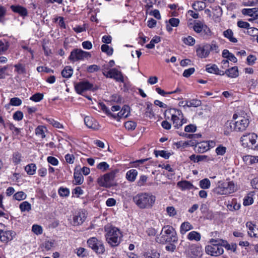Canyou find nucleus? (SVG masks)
<instances>
[{
  "mask_svg": "<svg viewBox=\"0 0 258 258\" xmlns=\"http://www.w3.org/2000/svg\"><path fill=\"white\" fill-rule=\"evenodd\" d=\"M137 126L136 122L133 121H127L124 123V127L128 131L134 130Z\"/></svg>",
  "mask_w": 258,
  "mask_h": 258,
  "instance_id": "nucleus-49",
  "label": "nucleus"
},
{
  "mask_svg": "<svg viewBox=\"0 0 258 258\" xmlns=\"http://www.w3.org/2000/svg\"><path fill=\"white\" fill-rule=\"evenodd\" d=\"M103 74L107 78L113 79L117 82L121 83L124 82L122 73L115 68L110 69L107 72H103Z\"/></svg>",
  "mask_w": 258,
  "mask_h": 258,
  "instance_id": "nucleus-10",
  "label": "nucleus"
},
{
  "mask_svg": "<svg viewBox=\"0 0 258 258\" xmlns=\"http://www.w3.org/2000/svg\"><path fill=\"white\" fill-rule=\"evenodd\" d=\"M246 226L248 229L247 232L250 237H258V226L251 222H247Z\"/></svg>",
  "mask_w": 258,
  "mask_h": 258,
  "instance_id": "nucleus-18",
  "label": "nucleus"
},
{
  "mask_svg": "<svg viewBox=\"0 0 258 258\" xmlns=\"http://www.w3.org/2000/svg\"><path fill=\"white\" fill-rule=\"evenodd\" d=\"M130 113V107L127 105H124L121 110L117 114H115L116 115V118H121L124 117L126 118L128 116Z\"/></svg>",
  "mask_w": 258,
  "mask_h": 258,
  "instance_id": "nucleus-26",
  "label": "nucleus"
},
{
  "mask_svg": "<svg viewBox=\"0 0 258 258\" xmlns=\"http://www.w3.org/2000/svg\"><path fill=\"white\" fill-rule=\"evenodd\" d=\"M209 44H205L202 46H199L196 50L197 55L201 58L207 57L210 52L208 49Z\"/></svg>",
  "mask_w": 258,
  "mask_h": 258,
  "instance_id": "nucleus-15",
  "label": "nucleus"
},
{
  "mask_svg": "<svg viewBox=\"0 0 258 258\" xmlns=\"http://www.w3.org/2000/svg\"><path fill=\"white\" fill-rule=\"evenodd\" d=\"M222 56V57L226 58L228 59V60L233 62H236L237 61V59L234 55L230 53L227 49H224L223 50Z\"/></svg>",
  "mask_w": 258,
  "mask_h": 258,
  "instance_id": "nucleus-25",
  "label": "nucleus"
},
{
  "mask_svg": "<svg viewBox=\"0 0 258 258\" xmlns=\"http://www.w3.org/2000/svg\"><path fill=\"white\" fill-rule=\"evenodd\" d=\"M188 107H197L200 106L202 104L201 101L198 99H191L187 100Z\"/></svg>",
  "mask_w": 258,
  "mask_h": 258,
  "instance_id": "nucleus-46",
  "label": "nucleus"
},
{
  "mask_svg": "<svg viewBox=\"0 0 258 258\" xmlns=\"http://www.w3.org/2000/svg\"><path fill=\"white\" fill-rule=\"evenodd\" d=\"M58 194L60 197H68L70 194L69 189L67 188L61 187L58 189Z\"/></svg>",
  "mask_w": 258,
  "mask_h": 258,
  "instance_id": "nucleus-55",
  "label": "nucleus"
},
{
  "mask_svg": "<svg viewBox=\"0 0 258 258\" xmlns=\"http://www.w3.org/2000/svg\"><path fill=\"white\" fill-rule=\"evenodd\" d=\"M182 41L186 45L192 46L195 44V39L190 36L182 38Z\"/></svg>",
  "mask_w": 258,
  "mask_h": 258,
  "instance_id": "nucleus-51",
  "label": "nucleus"
},
{
  "mask_svg": "<svg viewBox=\"0 0 258 258\" xmlns=\"http://www.w3.org/2000/svg\"><path fill=\"white\" fill-rule=\"evenodd\" d=\"M166 212L170 217H173L176 215L175 209L173 206L167 207L166 208Z\"/></svg>",
  "mask_w": 258,
  "mask_h": 258,
  "instance_id": "nucleus-63",
  "label": "nucleus"
},
{
  "mask_svg": "<svg viewBox=\"0 0 258 258\" xmlns=\"http://www.w3.org/2000/svg\"><path fill=\"white\" fill-rule=\"evenodd\" d=\"M156 197L147 193L137 195L133 198L134 202L141 209L150 208L154 204Z\"/></svg>",
  "mask_w": 258,
  "mask_h": 258,
  "instance_id": "nucleus-2",
  "label": "nucleus"
},
{
  "mask_svg": "<svg viewBox=\"0 0 258 258\" xmlns=\"http://www.w3.org/2000/svg\"><path fill=\"white\" fill-rule=\"evenodd\" d=\"M20 209L22 212L29 211L31 209V204L28 202L25 201L20 205Z\"/></svg>",
  "mask_w": 258,
  "mask_h": 258,
  "instance_id": "nucleus-45",
  "label": "nucleus"
},
{
  "mask_svg": "<svg viewBox=\"0 0 258 258\" xmlns=\"http://www.w3.org/2000/svg\"><path fill=\"white\" fill-rule=\"evenodd\" d=\"M213 33L210 29L206 25L204 26L203 30L201 32V36L206 39H209L211 38Z\"/></svg>",
  "mask_w": 258,
  "mask_h": 258,
  "instance_id": "nucleus-33",
  "label": "nucleus"
},
{
  "mask_svg": "<svg viewBox=\"0 0 258 258\" xmlns=\"http://www.w3.org/2000/svg\"><path fill=\"white\" fill-rule=\"evenodd\" d=\"M224 187H226L224 186V183H221L220 185L215 188V191L219 195H228V193L226 192V190Z\"/></svg>",
  "mask_w": 258,
  "mask_h": 258,
  "instance_id": "nucleus-47",
  "label": "nucleus"
},
{
  "mask_svg": "<svg viewBox=\"0 0 258 258\" xmlns=\"http://www.w3.org/2000/svg\"><path fill=\"white\" fill-rule=\"evenodd\" d=\"M169 113L171 115V120L175 128H179L184 123L183 122V114L180 110L171 108L165 111V114Z\"/></svg>",
  "mask_w": 258,
  "mask_h": 258,
  "instance_id": "nucleus-5",
  "label": "nucleus"
},
{
  "mask_svg": "<svg viewBox=\"0 0 258 258\" xmlns=\"http://www.w3.org/2000/svg\"><path fill=\"white\" fill-rule=\"evenodd\" d=\"M10 8L13 12L19 14L21 16L25 17L28 15L27 10L21 6L12 5Z\"/></svg>",
  "mask_w": 258,
  "mask_h": 258,
  "instance_id": "nucleus-20",
  "label": "nucleus"
},
{
  "mask_svg": "<svg viewBox=\"0 0 258 258\" xmlns=\"http://www.w3.org/2000/svg\"><path fill=\"white\" fill-rule=\"evenodd\" d=\"M205 249L207 254L215 256L220 255L224 252L222 246L219 244L208 245L206 247Z\"/></svg>",
  "mask_w": 258,
  "mask_h": 258,
  "instance_id": "nucleus-11",
  "label": "nucleus"
},
{
  "mask_svg": "<svg viewBox=\"0 0 258 258\" xmlns=\"http://www.w3.org/2000/svg\"><path fill=\"white\" fill-rule=\"evenodd\" d=\"M117 170H113L105 174L97 179V183L100 186L109 187L112 185V182L113 180Z\"/></svg>",
  "mask_w": 258,
  "mask_h": 258,
  "instance_id": "nucleus-6",
  "label": "nucleus"
},
{
  "mask_svg": "<svg viewBox=\"0 0 258 258\" xmlns=\"http://www.w3.org/2000/svg\"><path fill=\"white\" fill-rule=\"evenodd\" d=\"M73 73V70L70 66L66 67L61 71V75L66 78H70Z\"/></svg>",
  "mask_w": 258,
  "mask_h": 258,
  "instance_id": "nucleus-34",
  "label": "nucleus"
},
{
  "mask_svg": "<svg viewBox=\"0 0 258 258\" xmlns=\"http://www.w3.org/2000/svg\"><path fill=\"white\" fill-rule=\"evenodd\" d=\"M213 143V141L201 142L198 143L197 145V151L199 153H204L210 149V144Z\"/></svg>",
  "mask_w": 258,
  "mask_h": 258,
  "instance_id": "nucleus-21",
  "label": "nucleus"
},
{
  "mask_svg": "<svg viewBox=\"0 0 258 258\" xmlns=\"http://www.w3.org/2000/svg\"><path fill=\"white\" fill-rule=\"evenodd\" d=\"M213 19L215 22H219L220 18L222 15V10L221 8L219 6H216L213 8Z\"/></svg>",
  "mask_w": 258,
  "mask_h": 258,
  "instance_id": "nucleus-24",
  "label": "nucleus"
},
{
  "mask_svg": "<svg viewBox=\"0 0 258 258\" xmlns=\"http://www.w3.org/2000/svg\"><path fill=\"white\" fill-rule=\"evenodd\" d=\"M224 73L228 77L231 78H236L239 75L238 70L237 67H233L229 69H227L226 71L224 72Z\"/></svg>",
  "mask_w": 258,
  "mask_h": 258,
  "instance_id": "nucleus-23",
  "label": "nucleus"
},
{
  "mask_svg": "<svg viewBox=\"0 0 258 258\" xmlns=\"http://www.w3.org/2000/svg\"><path fill=\"white\" fill-rule=\"evenodd\" d=\"M74 177L76 184H81L84 181V178L81 172L75 169Z\"/></svg>",
  "mask_w": 258,
  "mask_h": 258,
  "instance_id": "nucleus-31",
  "label": "nucleus"
},
{
  "mask_svg": "<svg viewBox=\"0 0 258 258\" xmlns=\"http://www.w3.org/2000/svg\"><path fill=\"white\" fill-rule=\"evenodd\" d=\"M226 147L220 145L216 149V153L218 155L223 156L226 153Z\"/></svg>",
  "mask_w": 258,
  "mask_h": 258,
  "instance_id": "nucleus-59",
  "label": "nucleus"
},
{
  "mask_svg": "<svg viewBox=\"0 0 258 258\" xmlns=\"http://www.w3.org/2000/svg\"><path fill=\"white\" fill-rule=\"evenodd\" d=\"M161 234H162V235L159 239V242L160 243L176 242L177 241L178 238L176 231L171 226L166 225L164 226Z\"/></svg>",
  "mask_w": 258,
  "mask_h": 258,
  "instance_id": "nucleus-3",
  "label": "nucleus"
},
{
  "mask_svg": "<svg viewBox=\"0 0 258 258\" xmlns=\"http://www.w3.org/2000/svg\"><path fill=\"white\" fill-rule=\"evenodd\" d=\"M86 219V214L85 211H81L77 213L73 217V223L75 225L82 224Z\"/></svg>",
  "mask_w": 258,
  "mask_h": 258,
  "instance_id": "nucleus-17",
  "label": "nucleus"
},
{
  "mask_svg": "<svg viewBox=\"0 0 258 258\" xmlns=\"http://www.w3.org/2000/svg\"><path fill=\"white\" fill-rule=\"evenodd\" d=\"M100 69V67L96 64H92L88 67L87 71L89 73H93L97 72Z\"/></svg>",
  "mask_w": 258,
  "mask_h": 258,
  "instance_id": "nucleus-61",
  "label": "nucleus"
},
{
  "mask_svg": "<svg viewBox=\"0 0 258 258\" xmlns=\"http://www.w3.org/2000/svg\"><path fill=\"white\" fill-rule=\"evenodd\" d=\"M193 229V226L188 222H184L180 226V233L184 234L188 231Z\"/></svg>",
  "mask_w": 258,
  "mask_h": 258,
  "instance_id": "nucleus-32",
  "label": "nucleus"
},
{
  "mask_svg": "<svg viewBox=\"0 0 258 258\" xmlns=\"http://www.w3.org/2000/svg\"><path fill=\"white\" fill-rule=\"evenodd\" d=\"M206 71L209 73H213L220 76H223L225 74L224 72L220 70L215 64H208L206 65Z\"/></svg>",
  "mask_w": 258,
  "mask_h": 258,
  "instance_id": "nucleus-19",
  "label": "nucleus"
},
{
  "mask_svg": "<svg viewBox=\"0 0 258 258\" xmlns=\"http://www.w3.org/2000/svg\"><path fill=\"white\" fill-rule=\"evenodd\" d=\"M15 68L18 74H24L26 73V69L24 65L17 64L15 66Z\"/></svg>",
  "mask_w": 258,
  "mask_h": 258,
  "instance_id": "nucleus-57",
  "label": "nucleus"
},
{
  "mask_svg": "<svg viewBox=\"0 0 258 258\" xmlns=\"http://www.w3.org/2000/svg\"><path fill=\"white\" fill-rule=\"evenodd\" d=\"M208 49L210 52V51H214L215 53L219 52V47L215 41H212L211 44H209Z\"/></svg>",
  "mask_w": 258,
  "mask_h": 258,
  "instance_id": "nucleus-48",
  "label": "nucleus"
},
{
  "mask_svg": "<svg viewBox=\"0 0 258 258\" xmlns=\"http://www.w3.org/2000/svg\"><path fill=\"white\" fill-rule=\"evenodd\" d=\"M223 35L225 37L228 39L229 40L233 43H236L237 42L236 38L233 36V33L231 29H228L223 32Z\"/></svg>",
  "mask_w": 258,
  "mask_h": 258,
  "instance_id": "nucleus-28",
  "label": "nucleus"
},
{
  "mask_svg": "<svg viewBox=\"0 0 258 258\" xmlns=\"http://www.w3.org/2000/svg\"><path fill=\"white\" fill-rule=\"evenodd\" d=\"M23 118V112L21 111H17L13 114V118L15 120L20 121Z\"/></svg>",
  "mask_w": 258,
  "mask_h": 258,
  "instance_id": "nucleus-62",
  "label": "nucleus"
},
{
  "mask_svg": "<svg viewBox=\"0 0 258 258\" xmlns=\"http://www.w3.org/2000/svg\"><path fill=\"white\" fill-rule=\"evenodd\" d=\"M146 3L145 5V10L146 12H148L149 10L153 7V5L156 4L157 0H143Z\"/></svg>",
  "mask_w": 258,
  "mask_h": 258,
  "instance_id": "nucleus-43",
  "label": "nucleus"
},
{
  "mask_svg": "<svg viewBox=\"0 0 258 258\" xmlns=\"http://www.w3.org/2000/svg\"><path fill=\"white\" fill-rule=\"evenodd\" d=\"M223 183L224 186L226 187H224L226 190V192L230 194L234 192L236 190V187L233 181L225 182Z\"/></svg>",
  "mask_w": 258,
  "mask_h": 258,
  "instance_id": "nucleus-27",
  "label": "nucleus"
},
{
  "mask_svg": "<svg viewBox=\"0 0 258 258\" xmlns=\"http://www.w3.org/2000/svg\"><path fill=\"white\" fill-rule=\"evenodd\" d=\"M154 154L156 157H157L158 156H160L166 159H168L171 155V154L169 152L164 150H155L154 151Z\"/></svg>",
  "mask_w": 258,
  "mask_h": 258,
  "instance_id": "nucleus-36",
  "label": "nucleus"
},
{
  "mask_svg": "<svg viewBox=\"0 0 258 258\" xmlns=\"http://www.w3.org/2000/svg\"><path fill=\"white\" fill-rule=\"evenodd\" d=\"M7 124L10 130L13 131L14 133H15L16 135H18L20 133L21 129L15 127L12 123L9 122Z\"/></svg>",
  "mask_w": 258,
  "mask_h": 258,
  "instance_id": "nucleus-60",
  "label": "nucleus"
},
{
  "mask_svg": "<svg viewBox=\"0 0 258 258\" xmlns=\"http://www.w3.org/2000/svg\"><path fill=\"white\" fill-rule=\"evenodd\" d=\"M187 255L191 258H199L202 255V247L196 245L191 244L186 250Z\"/></svg>",
  "mask_w": 258,
  "mask_h": 258,
  "instance_id": "nucleus-12",
  "label": "nucleus"
},
{
  "mask_svg": "<svg viewBox=\"0 0 258 258\" xmlns=\"http://www.w3.org/2000/svg\"><path fill=\"white\" fill-rule=\"evenodd\" d=\"M105 231H107L105 234L107 242L112 246L118 245L120 242L121 235L119 230L116 228L111 227L108 230L105 228Z\"/></svg>",
  "mask_w": 258,
  "mask_h": 258,
  "instance_id": "nucleus-4",
  "label": "nucleus"
},
{
  "mask_svg": "<svg viewBox=\"0 0 258 258\" xmlns=\"http://www.w3.org/2000/svg\"><path fill=\"white\" fill-rule=\"evenodd\" d=\"M109 165L105 162H102L97 165V168L102 171H105L109 169Z\"/></svg>",
  "mask_w": 258,
  "mask_h": 258,
  "instance_id": "nucleus-56",
  "label": "nucleus"
},
{
  "mask_svg": "<svg viewBox=\"0 0 258 258\" xmlns=\"http://www.w3.org/2000/svg\"><path fill=\"white\" fill-rule=\"evenodd\" d=\"M89 247L98 254H102L105 251V247L102 241L98 240L96 237H91L87 240Z\"/></svg>",
  "mask_w": 258,
  "mask_h": 258,
  "instance_id": "nucleus-9",
  "label": "nucleus"
},
{
  "mask_svg": "<svg viewBox=\"0 0 258 258\" xmlns=\"http://www.w3.org/2000/svg\"><path fill=\"white\" fill-rule=\"evenodd\" d=\"M84 122L88 128H91L93 130H97L100 127L98 122L93 117L90 116H86L84 118Z\"/></svg>",
  "mask_w": 258,
  "mask_h": 258,
  "instance_id": "nucleus-16",
  "label": "nucleus"
},
{
  "mask_svg": "<svg viewBox=\"0 0 258 258\" xmlns=\"http://www.w3.org/2000/svg\"><path fill=\"white\" fill-rule=\"evenodd\" d=\"M10 104L12 106H19L22 104V100L18 97H14L11 99Z\"/></svg>",
  "mask_w": 258,
  "mask_h": 258,
  "instance_id": "nucleus-58",
  "label": "nucleus"
},
{
  "mask_svg": "<svg viewBox=\"0 0 258 258\" xmlns=\"http://www.w3.org/2000/svg\"><path fill=\"white\" fill-rule=\"evenodd\" d=\"M258 139L257 136L254 133H248L243 135L240 138V142L242 146L244 147H247L252 149L257 140Z\"/></svg>",
  "mask_w": 258,
  "mask_h": 258,
  "instance_id": "nucleus-7",
  "label": "nucleus"
},
{
  "mask_svg": "<svg viewBox=\"0 0 258 258\" xmlns=\"http://www.w3.org/2000/svg\"><path fill=\"white\" fill-rule=\"evenodd\" d=\"M246 33L251 36H256L258 35V29L254 27H249L248 28Z\"/></svg>",
  "mask_w": 258,
  "mask_h": 258,
  "instance_id": "nucleus-53",
  "label": "nucleus"
},
{
  "mask_svg": "<svg viewBox=\"0 0 258 258\" xmlns=\"http://www.w3.org/2000/svg\"><path fill=\"white\" fill-rule=\"evenodd\" d=\"M46 131L45 127L42 125L38 126L35 129V134L42 139L45 138V132Z\"/></svg>",
  "mask_w": 258,
  "mask_h": 258,
  "instance_id": "nucleus-35",
  "label": "nucleus"
},
{
  "mask_svg": "<svg viewBox=\"0 0 258 258\" xmlns=\"http://www.w3.org/2000/svg\"><path fill=\"white\" fill-rule=\"evenodd\" d=\"M204 26H205V24L203 23L201 21H198L195 23L193 29L196 33H200L202 32Z\"/></svg>",
  "mask_w": 258,
  "mask_h": 258,
  "instance_id": "nucleus-40",
  "label": "nucleus"
},
{
  "mask_svg": "<svg viewBox=\"0 0 258 258\" xmlns=\"http://www.w3.org/2000/svg\"><path fill=\"white\" fill-rule=\"evenodd\" d=\"M211 182L208 178H205L200 181V186L202 188L207 189L210 186Z\"/></svg>",
  "mask_w": 258,
  "mask_h": 258,
  "instance_id": "nucleus-50",
  "label": "nucleus"
},
{
  "mask_svg": "<svg viewBox=\"0 0 258 258\" xmlns=\"http://www.w3.org/2000/svg\"><path fill=\"white\" fill-rule=\"evenodd\" d=\"M99 106L101 109L105 112L107 115L112 117L113 118H116V115L115 114H112L110 110L103 103H99Z\"/></svg>",
  "mask_w": 258,
  "mask_h": 258,
  "instance_id": "nucleus-38",
  "label": "nucleus"
},
{
  "mask_svg": "<svg viewBox=\"0 0 258 258\" xmlns=\"http://www.w3.org/2000/svg\"><path fill=\"white\" fill-rule=\"evenodd\" d=\"M16 234L12 231H4L0 229V240L4 242H8L12 240Z\"/></svg>",
  "mask_w": 258,
  "mask_h": 258,
  "instance_id": "nucleus-14",
  "label": "nucleus"
},
{
  "mask_svg": "<svg viewBox=\"0 0 258 258\" xmlns=\"http://www.w3.org/2000/svg\"><path fill=\"white\" fill-rule=\"evenodd\" d=\"M201 234L195 231L190 232L187 235V239L189 240L199 241L201 240Z\"/></svg>",
  "mask_w": 258,
  "mask_h": 258,
  "instance_id": "nucleus-30",
  "label": "nucleus"
},
{
  "mask_svg": "<svg viewBox=\"0 0 258 258\" xmlns=\"http://www.w3.org/2000/svg\"><path fill=\"white\" fill-rule=\"evenodd\" d=\"M9 42L5 39L0 40V54L8 50L9 47Z\"/></svg>",
  "mask_w": 258,
  "mask_h": 258,
  "instance_id": "nucleus-41",
  "label": "nucleus"
},
{
  "mask_svg": "<svg viewBox=\"0 0 258 258\" xmlns=\"http://www.w3.org/2000/svg\"><path fill=\"white\" fill-rule=\"evenodd\" d=\"M177 186L181 190H190L194 188V185L189 181L182 180L177 182Z\"/></svg>",
  "mask_w": 258,
  "mask_h": 258,
  "instance_id": "nucleus-22",
  "label": "nucleus"
},
{
  "mask_svg": "<svg viewBox=\"0 0 258 258\" xmlns=\"http://www.w3.org/2000/svg\"><path fill=\"white\" fill-rule=\"evenodd\" d=\"M138 175V171L135 169H131L128 171L126 174V179L131 181L133 182L135 180Z\"/></svg>",
  "mask_w": 258,
  "mask_h": 258,
  "instance_id": "nucleus-29",
  "label": "nucleus"
},
{
  "mask_svg": "<svg viewBox=\"0 0 258 258\" xmlns=\"http://www.w3.org/2000/svg\"><path fill=\"white\" fill-rule=\"evenodd\" d=\"M101 49L102 52L106 53L109 56L111 55L113 51L112 48L110 47L108 45L105 44L101 45Z\"/></svg>",
  "mask_w": 258,
  "mask_h": 258,
  "instance_id": "nucleus-44",
  "label": "nucleus"
},
{
  "mask_svg": "<svg viewBox=\"0 0 258 258\" xmlns=\"http://www.w3.org/2000/svg\"><path fill=\"white\" fill-rule=\"evenodd\" d=\"M160 41V37L155 36L152 39L150 43L146 45V47L148 49H152L155 47V43H159Z\"/></svg>",
  "mask_w": 258,
  "mask_h": 258,
  "instance_id": "nucleus-37",
  "label": "nucleus"
},
{
  "mask_svg": "<svg viewBox=\"0 0 258 258\" xmlns=\"http://www.w3.org/2000/svg\"><path fill=\"white\" fill-rule=\"evenodd\" d=\"M25 170L29 175H33L36 172V165L32 163L28 164L25 167Z\"/></svg>",
  "mask_w": 258,
  "mask_h": 258,
  "instance_id": "nucleus-39",
  "label": "nucleus"
},
{
  "mask_svg": "<svg viewBox=\"0 0 258 258\" xmlns=\"http://www.w3.org/2000/svg\"><path fill=\"white\" fill-rule=\"evenodd\" d=\"M32 231L36 234H40L42 233L41 226L38 225H34L32 228Z\"/></svg>",
  "mask_w": 258,
  "mask_h": 258,
  "instance_id": "nucleus-64",
  "label": "nucleus"
},
{
  "mask_svg": "<svg viewBox=\"0 0 258 258\" xmlns=\"http://www.w3.org/2000/svg\"><path fill=\"white\" fill-rule=\"evenodd\" d=\"M43 98V95L42 93H37L33 95H32L30 99L31 100L33 101H34L35 102H39L42 100Z\"/></svg>",
  "mask_w": 258,
  "mask_h": 258,
  "instance_id": "nucleus-52",
  "label": "nucleus"
},
{
  "mask_svg": "<svg viewBox=\"0 0 258 258\" xmlns=\"http://www.w3.org/2000/svg\"><path fill=\"white\" fill-rule=\"evenodd\" d=\"M233 119L236 120L234 123L227 122L225 126L230 128V131L243 132L246 130L249 125V121L246 117L234 114Z\"/></svg>",
  "mask_w": 258,
  "mask_h": 258,
  "instance_id": "nucleus-1",
  "label": "nucleus"
},
{
  "mask_svg": "<svg viewBox=\"0 0 258 258\" xmlns=\"http://www.w3.org/2000/svg\"><path fill=\"white\" fill-rule=\"evenodd\" d=\"M13 197L16 200L21 201L26 198V195L23 191H18L14 195Z\"/></svg>",
  "mask_w": 258,
  "mask_h": 258,
  "instance_id": "nucleus-54",
  "label": "nucleus"
},
{
  "mask_svg": "<svg viewBox=\"0 0 258 258\" xmlns=\"http://www.w3.org/2000/svg\"><path fill=\"white\" fill-rule=\"evenodd\" d=\"M93 84L88 81L81 82L75 85V90L77 93L81 94L84 91L92 89Z\"/></svg>",
  "mask_w": 258,
  "mask_h": 258,
  "instance_id": "nucleus-13",
  "label": "nucleus"
},
{
  "mask_svg": "<svg viewBox=\"0 0 258 258\" xmlns=\"http://www.w3.org/2000/svg\"><path fill=\"white\" fill-rule=\"evenodd\" d=\"M91 57L90 52L85 51L81 49H73L69 57V60L72 61H77L80 60H83L86 58Z\"/></svg>",
  "mask_w": 258,
  "mask_h": 258,
  "instance_id": "nucleus-8",
  "label": "nucleus"
},
{
  "mask_svg": "<svg viewBox=\"0 0 258 258\" xmlns=\"http://www.w3.org/2000/svg\"><path fill=\"white\" fill-rule=\"evenodd\" d=\"M192 8L196 11H202L206 7V4L203 2H197L192 5Z\"/></svg>",
  "mask_w": 258,
  "mask_h": 258,
  "instance_id": "nucleus-42",
  "label": "nucleus"
}]
</instances>
